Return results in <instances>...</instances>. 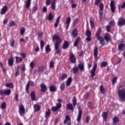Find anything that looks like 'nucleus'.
Wrapping results in <instances>:
<instances>
[{"label":"nucleus","instance_id":"nucleus-22","mask_svg":"<svg viewBox=\"0 0 125 125\" xmlns=\"http://www.w3.org/2000/svg\"><path fill=\"white\" fill-rule=\"evenodd\" d=\"M66 106L67 110H71V111H74L75 109L74 106H73V104H72L71 103L67 104Z\"/></svg>","mask_w":125,"mask_h":125},{"label":"nucleus","instance_id":"nucleus-45","mask_svg":"<svg viewBox=\"0 0 125 125\" xmlns=\"http://www.w3.org/2000/svg\"><path fill=\"white\" fill-rule=\"evenodd\" d=\"M26 29H25L24 27H21L20 30V34L21 36H23L24 34L25 33V31Z\"/></svg>","mask_w":125,"mask_h":125},{"label":"nucleus","instance_id":"nucleus-43","mask_svg":"<svg viewBox=\"0 0 125 125\" xmlns=\"http://www.w3.org/2000/svg\"><path fill=\"white\" fill-rule=\"evenodd\" d=\"M6 87H9L10 88H13L14 87V85H13V83H8L6 84Z\"/></svg>","mask_w":125,"mask_h":125},{"label":"nucleus","instance_id":"nucleus-17","mask_svg":"<svg viewBox=\"0 0 125 125\" xmlns=\"http://www.w3.org/2000/svg\"><path fill=\"white\" fill-rule=\"evenodd\" d=\"M102 116L103 118V120L104 122H107V120H108V112H104Z\"/></svg>","mask_w":125,"mask_h":125},{"label":"nucleus","instance_id":"nucleus-24","mask_svg":"<svg viewBox=\"0 0 125 125\" xmlns=\"http://www.w3.org/2000/svg\"><path fill=\"white\" fill-rule=\"evenodd\" d=\"M68 122H71V118H70L68 115H66L63 121V125H66Z\"/></svg>","mask_w":125,"mask_h":125},{"label":"nucleus","instance_id":"nucleus-4","mask_svg":"<svg viewBox=\"0 0 125 125\" xmlns=\"http://www.w3.org/2000/svg\"><path fill=\"white\" fill-rule=\"evenodd\" d=\"M19 111L20 115V116H21V117L25 115V106H24V105L22 104H21V105L19 106Z\"/></svg>","mask_w":125,"mask_h":125},{"label":"nucleus","instance_id":"nucleus-9","mask_svg":"<svg viewBox=\"0 0 125 125\" xmlns=\"http://www.w3.org/2000/svg\"><path fill=\"white\" fill-rule=\"evenodd\" d=\"M110 9L111 10V12L112 13H114L115 11H116V6H115V2L114 0H112L110 2Z\"/></svg>","mask_w":125,"mask_h":125},{"label":"nucleus","instance_id":"nucleus-36","mask_svg":"<svg viewBox=\"0 0 125 125\" xmlns=\"http://www.w3.org/2000/svg\"><path fill=\"white\" fill-rule=\"evenodd\" d=\"M72 72L73 74H77L79 73V67L78 66H75L72 68Z\"/></svg>","mask_w":125,"mask_h":125},{"label":"nucleus","instance_id":"nucleus-51","mask_svg":"<svg viewBox=\"0 0 125 125\" xmlns=\"http://www.w3.org/2000/svg\"><path fill=\"white\" fill-rule=\"evenodd\" d=\"M72 103L73 104V106H76V105H77V98H76V97H73Z\"/></svg>","mask_w":125,"mask_h":125},{"label":"nucleus","instance_id":"nucleus-31","mask_svg":"<svg viewBox=\"0 0 125 125\" xmlns=\"http://www.w3.org/2000/svg\"><path fill=\"white\" fill-rule=\"evenodd\" d=\"M31 98L32 101H36V94H35V92L32 91L30 94Z\"/></svg>","mask_w":125,"mask_h":125},{"label":"nucleus","instance_id":"nucleus-2","mask_svg":"<svg viewBox=\"0 0 125 125\" xmlns=\"http://www.w3.org/2000/svg\"><path fill=\"white\" fill-rule=\"evenodd\" d=\"M118 92L119 98L122 101H125V81L119 86Z\"/></svg>","mask_w":125,"mask_h":125},{"label":"nucleus","instance_id":"nucleus-21","mask_svg":"<svg viewBox=\"0 0 125 125\" xmlns=\"http://www.w3.org/2000/svg\"><path fill=\"white\" fill-rule=\"evenodd\" d=\"M51 8L52 10L56 9V0H53L51 4Z\"/></svg>","mask_w":125,"mask_h":125},{"label":"nucleus","instance_id":"nucleus-28","mask_svg":"<svg viewBox=\"0 0 125 125\" xmlns=\"http://www.w3.org/2000/svg\"><path fill=\"white\" fill-rule=\"evenodd\" d=\"M113 122L114 125H117V124H119L120 122V119L117 116H115L113 119Z\"/></svg>","mask_w":125,"mask_h":125},{"label":"nucleus","instance_id":"nucleus-44","mask_svg":"<svg viewBox=\"0 0 125 125\" xmlns=\"http://www.w3.org/2000/svg\"><path fill=\"white\" fill-rule=\"evenodd\" d=\"M45 51H46V53H47L48 52H50V51H51V48H50V46L49 45V44H48L46 46Z\"/></svg>","mask_w":125,"mask_h":125},{"label":"nucleus","instance_id":"nucleus-53","mask_svg":"<svg viewBox=\"0 0 125 125\" xmlns=\"http://www.w3.org/2000/svg\"><path fill=\"white\" fill-rule=\"evenodd\" d=\"M87 107L88 108H90V109H94L93 105H92V103L91 102H88L87 104Z\"/></svg>","mask_w":125,"mask_h":125},{"label":"nucleus","instance_id":"nucleus-25","mask_svg":"<svg viewBox=\"0 0 125 125\" xmlns=\"http://www.w3.org/2000/svg\"><path fill=\"white\" fill-rule=\"evenodd\" d=\"M33 107L35 112H39L41 110V106L38 104H35Z\"/></svg>","mask_w":125,"mask_h":125},{"label":"nucleus","instance_id":"nucleus-10","mask_svg":"<svg viewBox=\"0 0 125 125\" xmlns=\"http://www.w3.org/2000/svg\"><path fill=\"white\" fill-rule=\"evenodd\" d=\"M70 23H71V17H68L66 19V22H65L66 30H68V29H69V27L70 26Z\"/></svg>","mask_w":125,"mask_h":125},{"label":"nucleus","instance_id":"nucleus-63","mask_svg":"<svg viewBox=\"0 0 125 125\" xmlns=\"http://www.w3.org/2000/svg\"><path fill=\"white\" fill-rule=\"evenodd\" d=\"M51 110L53 111V112H56V111H58V109L56 106L52 107Z\"/></svg>","mask_w":125,"mask_h":125},{"label":"nucleus","instance_id":"nucleus-46","mask_svg":"<svg viewBox=\"0 0 125 125\" xmlns=\"http://www.w3.org/2000/svg\"><path fill=\"white\" fill-rule=\"evenodd\" d=\"M100 90L102 94H105V89H104V87L103 86V85H101L100 86Z\"/></svg>","mask_w":125,"mask_h":125},{"label":"nucleus","instance_id":"nucleus-29","mask_svg":"<svg viewBox=\"0 0 125 125\" xmlns=\"http://www.w3.org/2000/svg\"><path fill=\"white\" fill-rule=\"evenodd\" d=\"M72 77H69L67 79V80L66 82V86H69V85H71V84L72 83Z\"/></svg>","mask_w":125,"mask_h":125},{"label":"nucleus","instance_id":"nucleus-60","mask_svg":"<svg viewBox=\"0 0 125 125\" xmlns=\"http://www.w3.org/2000/svg\"><path fill=\"white\" fill-rule=\"evenodd\" d=\"M118 8L120 10V8H122V9H124V8H125V0L124 1V2L123 4V5L121 6H118Z\"/></svg>","mask_w":125,"mask_h":125},{"label":"nucleus","instance_id":"nucleus-37","mask_svg":"<svg viewBox=\"0 0 125 125\" xmlns=\"http://www.w3.org/2000/svg\"><path fill=\"white\" fill-rule=\"evenodd\" d=\"M16 63H20V62H22L23 61V59L20 57H16Z\"/></svg>","mask_w":125,"mask_h":125},{"label":"nucleus","instance_id":"nucleus-39","mask_svg":"<svg viewBox=\"0 0 125 125\" xmlns=\"http://www.w3.org/2000/svg\"><path fill=\"white\" fill-rule=\"evenodd\" d=\"M0 109H6V103L4 102L2 103L0 106Z\"/></svg>","mask_w":125,"mask_h":125},{"label":"nucleus","instance_id":"nucleus-6","mask_svg":"<svg viewBox=\"0 0 125 125\" xmlns=\"http://www.w3.org/2000/svg\"><path fill=\"white\" fill-rule=\"evenodd\" d=\"M85 36H87L86 41L87 42H91L92 38H91V31L89 30H87L85 32Z\"/></svg>","mask_w":125,"mask_h":125},{"label":"nucleus","instance_id":"nucleus-20","mask_svg":"<svg viewBox=\"0 0 125 125\" xmlns=\"http://www.w3.org/2000/svg\"><path fill=\"white\" fill-rule=\"evenodd\" d=\"M69 45H70L69 42H68L67 41H64L62 44L63 49H67V48L69 47Z\"/></svg>","mask_w":125,"mask_h":125},{"label":"nucleus","instance_id":"nucleus-40","mask_svg":"<svg viewBox=\"0 0 125 125\" xmlns=\"http://www.w3.org/2000/svg\"><path fill=\"white\" fill-rule=\"evenodd\" d=\"M38 10V5H34L32 9V13H35Z\"/></svg>","mask_w":125,"mask_h":125},{"label":"nucleus","instance_id":"nucleus-50","mask_svg":"<svg viewBox=\"0 0 125 125\" xmlns=\"http://www.w3.org/2000/svg\"><path fill=\"white\" fill-rule=\"evenodd\" d=\"M99 8L100 11H103V10L104 9V4L103 3H101L99 5Z\"/></svg>","mask_w":125,"mask_h":125},{"label":"nucleus","instance_id":"nucleus-30","mask_svg":"<svg viewBox=\"0 0 125 125\" xmlns=\"http://www.w3.org/2000/svg\"><path fill=\"white\" fill-rule=\"evenodd\" d=\"M50 115H51V110L50 109H48V110L45 112V118H49L50 117Z\"/></svg>","mask_w":125,"mask_h":125},{"label":"nucleus","instance_id":"nucleus-1","mask_svg":"<svg viewBox=\"0 0 125 125\" xmlns=\"http://www.w3.org/2000/svg\"><path fill=\"white\" fill-rule=\"evenodd\" d=\"M52 41L54 42L56 41L55 43V49L56 52L55 54H57L58 55H61V51L59 49V44L62 43V41L61 40V38L58 35H54L52 37Z\"/></svg>","mask_w":125,"mask_h":125},{"label":"nucleus","instance_id":"nucleus-55","mask_svg":"<svg viewBox=\"0 0 125 125\" xmlns=\"http://www.w3.org/2000/svg\"><path fill=\"white\" fill-rule=\"evenodd\" d=\"M49 67L51 69H52V68H54V62H53L52 61L50 62Z\"/></svg>","mask_w":125,"mask_h":125},{"label":"nucleus","instance_id":"nucleus-27","mask_svg":"<svg viewBox=\"0 0 125 125\" xmlns=\"http://www.w3.org/2000/svg\"><path fill=\"white\" fill-rule=\"evenodd\" d=\"M60 18H61V16H60L57 18L56 22L54 24L55 28H57V27H58V24H59V22H60Z\"/></svg>","mask_w":125,"mask_h":125},{"label":"nucleus","instance_id":"nucleus-49","mask_svg":"<svg viewBox=\"0 0 125 125\" xmlns=\"http://www.w3.org/2000/svg\"><path fill=\"white\" fill-rule=\"evenodd\" d=\"M9 27H14L15 26V22L13 21H11L9 22Z\"/></svg>","mask_w":125,"mask_h":125},{"label":"nucleus","instance_id":"nucleus-41","mask_svg":"<svg viewBox=\"0 0 125 125\" xmlns=\"http://www.w3.org/2000/svg\"><path fill=\"white\" fill-rule=\"evenodd\" d=\"M31 1L32 0H27L26 3V8H29L31 6Z\"/></svg>","mask_w":125,"mask_h":125},{"label":"nucleus","instance_id":"nucleus-33","mask_svg":"<svg viewBox=\"0 0 125 125\" xmlns=\"http://www.w3.org/2000/svg\"><path fill=\"white\" fill-rule=\"evenodd\" d=\"M125 48V43H121L118 45V50H123Z\"/></svg>","mask_w":125,"mask_h":125},{"label":"nucleus","instance_id":"nucleus-42","mask_svg":"<svg viewBox=\"0 0 125 125\" xmlns=\"http://www.w3.org/2000/svg\"><path fill=\"white\" fill-rule=\"evenodd\" d=\"M40 46L41 50H42V49H43V47H44V41H43V40H41Z\"/></svg>","mask_w":125,"mask_h":125},{"label":"nucleus","instance_id":"nucleus-56","mask_svg":"<svg viewBox=\"0 0 125 125\" xmlns=\"http://www.w3.org/2000/svg\"><path fill=\"white\" fill-rule=\"evenodd\" d=\"M118 80V77H114L112 80V84H115L116 83H117V81Z\"/></svg>","mask_w":125,"mask_h":125},{"label":"nucleus","instance_id":"nucleus-64","mask_svg":"<svg viewBox=\"0 0 125 125\" xmlns=\"http://www.w3.org/2000/svg\"><path fill=\"white\" fill-rule=\"evenodd\" d=\"M15 45V40H13L11 42L10 46H11L12 47H14Z\"/></svg>","mask_w":125,"mask_h":125},{"label":"nucleus","instance_id":"nucleus-8","mask_svg":"<svg viewBox=\"0 0 125 125\" xmlns=\"http://www.w3.org/2000/svg\"><path fill=\"white\" fill-rule=\"evenodd\" d=\"M96 69H97V63H95L93 65L92 69L91 70V76L93 78H94V76H95Z\"/></svg>","mask_w":125,"mask_h":125},{"label":"nucleus","instance_id":"nucleus-13","mask_svg":"<svg viewBox=\"0 0 125 125\" xmlns=\"http://www.w3.org/2000/svg\"><path fill=\"white\" fill-rule=\"evenodd\" d=\"M97 40L100 42V44L101 45H105V39L103 37L100 36L97 38Z\"/></svg>","mask_w":125,"mask_h":125},{"label":"nucleus","instance_id":"nucleus-54","mask_svg":"<svg viewBox=\"0 0 125 125\" xmlns=\"http://www.w3.org/2000/svg\"><path fill=\"white\" fill-rule=\"evenodd\" d=\"M30 67L31 69H34V68L35 67V62H34L33 61L30 62Z\"/></svg>","mask_w":125,"mask_h":125},{"label":"nucleus","instance_id":"nucleus-59","mask_svg":"<svg viewBox=\"0 0 125 125\" xmlns=\"http://www.w3.org/2000/svg\"><path fill=\"white\" fill-rule=\"evenodd\" d=\"M45 4L47 6H48V5H50V4H51V0H46Z\"/></svg>","mask_w":125,"mask_h":125},{"label":"nucleus","instance_id":"nucleus-11","mask_svg":"<svg viewBox=\"0 0 125 125\" xmlns=\"http://www.w3.org/2000/svg\"><path fill=\"white\" fill-rule=\"evenodd\" d=\"M94 57L95 59H98V47L95 46L94 49Z\"/></svg>","mask_w":125,"mask_h":125},{"label":"nucleus","instance_id":"nucleus-47","mask_svg":"<svg viewBox=\"0 0 125 125\" xmlns=\"http://www.w3.org/2000/svg\"><path fill=\"white\" fill-rule=\"evenodd\" d=\"M60 89L61 91H64L65 90V83H63L61 84Z\"/></svg>","mask_w":125,"mask_h":125},{"label":"nucleus","instance_id":"nucleus-34","mask_svg":"<svg viewBox=\"0 0 125 125\" xmlns=\"http://www.w3.org/2000/svg\"><path fill=\"white\" fill-rule=\"evenodd\" d=\"M78 69L79 68L80 71H83L84 70V64L83 63L78 64Z\"/></svg>","mask_w":125,"mask_h":125},{"label":"nucleus","instance_id":"nucleus-12","mask_svg":"<svg viewBox=\"0 0 125 125\" xmlns=\"http://www.w3.org/2000/svg\"><path fill=\"white\" fill-rule=\"evenodd\" d=\"M104 39L107 43H108V42H112V39H111V36H110L109 34L105 35Z\"/></svg>","mask_w":125,"mask_h":125},{"label":"nucleus","instance_id":"nucleus-35","mask_svg":"<svg viewBox=\"0 0 125 125\" xmlns=\"http://www.w3.org/2000/svg\"><path fill=\"white\" fill-rule=\"evenodd\" d=\"M80 41H81V38L78 37L75 40V42H74V46H78V45H79V42H80Z\"/></svg>","mask_w":125,"mask_h":125},{"label":"nucleus","instance_id":"nucleus-3","mask_svg":"<svg viewBox=\"0 0 125 125\" xmlns=\"http://www.w3.org/2000/svg\"><path fill=\"white\" fill-rule=\"evenodd\" d=\"M69 60L73 64H76L77 63V58L75 54H73V53H70L69 57Z\"/></svg>","mask_w":125,"mask_h":125},{"label":"nucleus","instance_id":"nucleus-18","mask_svg":"<svg viewBox=\"0 0 125 125\" xmlns=\"http://www.w3.org/2000/svg\"><path fill=\"white\" fill-rule=\"evenodd\" d=\"M78 29L77 28H75L72 30L71 36L73 38H77V37H78Z\"/></svg>","mask_w":125,"mask_h":125},{"label":"nucleus","instance_id":"nucleus-48","mask_svg":"<svg viewBox=\"0 0 125 125\" xmlns=\"http://www.w3.org/2000/svg\"><path fill=\"white\" fill-rule=\"evenodd\" d=\"M108 65V62H103L101 63V67L103 68V67H106Z\"/></svg>","mask_w":125,"mask_h":125},{"label":"nucleus","instance_id":"nucleus-16","mask_svg":"<svg viewBox=\"0 0 125 125\" xmlns=\"http://www.w3.org/2000/svg\"><path fill=\"white\" fill-rule=\"evenodd\" d=\"M53 15L51 12L49 13L48 15L46 17V20H47V21H52L53 20Z\"/></svg>","mask_w":125,"mask_h":125},{"label":"nucleus","instance_id":"nucleus-26","mask_svg":"<svg viewBox=\"0 0 125 125\" xmlns=\"http://www.w3.org/2000/svg\"><path fill=\"white\" fill-rule=\"evenodd\" d=\"M67 75L66 74H63L62 76L59 77V80L60 81H64L67 79Z\"/></svg>","mask_w":125,"mask_h":125},{"label":"nucleus","instance_id":"nucleus-61","mask_svg":"<svg viewBox=\"0 0 125 125\" xmlns=\"http://www.w3.org/2000/svg\"><path fill=\"white\" fill-rule=\"evenodd\" d=\"M105 29L106 30V32H110V30H111V26L108 25L106 26H105Z\"/></svg>","mask_w":125,"mask_h":125},{"label":"nucleus","instance_id":"nucleus-57","mask_svg":"<svg viewBox=\"0 0 125 125\" xmlns=\"http://www.w3.org/2000/svg\"><path fill=\"white\" fill-rule=\"evenodd\" d=\"M90 26H91V28H94V22L93 21V20H91L90 21Z\"/></svg>","mask_w":125,"mask_h":125},{"label":"nucleus","instance_id":"nucleus-7","mask_svg":"<svg viewBox=\"0 0 125 125\" xmlns=\"http://www.w3.org/2000/svg\"><path fill=\"white\" fill-rule=\"evenodd\" d=\"M117 25L119 27H123L124 25H125V19L123 18H119L118 19Z\"/></svg>","mask_w":125,"mask_h":125},{"label":"nucleus","instance_id":"nucleus-62","mask_svg":"<svg viewBox=\"0 0 125 125\" xmlns=\"http://www.w3.org/2000/svg\"><path fill=\"white\" fill-rule=\"evenodd\" d=\"M101 2V0H95V5H96L97 6H98L99 3Z\"/></svg>","mask_w":125,"mask_h":125},{"label":"nucleus","instance_id":"nucleus-52","mask_svg":"<svg viewBox=\"0 0 125 125\" xmlns=\"http://www.w3.org/2000/svg\"><path fill=\"white\" fill-rule=\"evenodd\" d=\"M5 95H10V94L11 93V90L10 89L5 90Z\"/></svg>","mask_w":125,"mask_h":125},{"label":"nucleus","instance_id":"nucleus-19","mask_svg":"<svg viewBox=\"0 0 125 125\" xmlns=\"http://www.w3.org/2000/svg\"><path fill=\"white\" fill-rule=\"evenodd\" d=\"M8 8L7 6L5 5L1 9V11L0 12V14L1 15H3V14H5L6 13V11H7Z\"/></svg>","mask_w":125,"mask_h":125},{"label":"nucleus","instance_id":"nucleus-32","mask_svg":"<svg viewBox=\"0 0 125 125\" xmlns=\"http://www.w3.org/2000/svg\"><path fill=\"white\" fill-rule=\"evenodd\" d=\"M101 33V28H99L96 32L95 36L98 39V38L100 37V33Z\"/></svg>","mask_w":125,"mask_h":125},{"label":"nucleus","instance_id":"nucleus-14","mask_svg":"<svg viewBox=\"0 0 125 125\" xmlns=\"http://www.w3.org/2000/svg\"><path fill=\"white\" fill-rule=\"evenodd\" d=\"M41 91L42 92L44 93L47 90V88L46 85L44 84H41L40 85Z\"/></svg>","mask_w":125,"mask_h":125},{"label":"nucleus","instance_id":"nucleus-5","mask_svg":"<svg viewBox=\"0 0 125 125\" xmlns=\"http://www.w3.org/2000/svg\"><path fill=\"white\" fill-rule=\"evenodd\" d=\"M30 85H31V86H32V87H33V86H35V83H34V82L33 81H30L26 84V85L25 86V90L26 92H27L28 94L30 93V92L29 91V88H30Z\"/></svg>","mask_w":125,"mask_h":125},{"label":"nucleus","instance_id":"nucleus-38","mask_svg":"<svg viewBox=\"0 0 125 125\" xmlns=\"http://www.w3.org/2000/svg\"><path fill=\"white\" fill-rule=\"evenodd\" d=\"M50 91L51 92H54V91H56V87L54 85H51L49 88Z\"/></svg>","mask_w":125,"mask_h":125},{"label":"nucleus","instance_id":"nucleus-15","mask_svg":"<svg viewBox=\"0 0 125 125\" xmlns=\"http://www.w3.org/2000/svg\"><path fill=\"white\" fill-rule=\"evenodd\" d=\"M82 115H83V110L82 109H80L79 110L78 117L77 119V122H81V120H82Z\"/></svg>","mask_w":125,"mask_h":125},{"label":"nucleus","instance_id":"nucleus-58","mask_svg":"<svg viewBox=\"0 0 125 125\" xmlns=\"http://www.w3.org/2000/svg\"><path fill=\"white\" fill-rule=\"evenodd\" d=\"M90 120V116L89 115H87L86 117V124H89V121Z\"/></svg>","mask_w":125,"mask_h":125},{"label":"nucleus","instance_id":"nucleus-23","mask_svg":"<svg viewBox=\"0 0 125 125\" xmlns=\"http://www.w3.org/2000/svg\"><path fill=\"white\" fill-rule=\"evenodd\" d=\"M14 63V60H13V58L10 57L8 59V62L9 66H10V67H12V66L13 65Z\"/></svg>","mask_w":125,"mask_h":125}]
</instances>
